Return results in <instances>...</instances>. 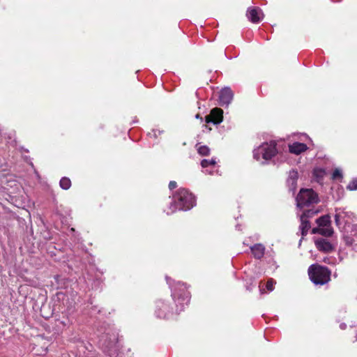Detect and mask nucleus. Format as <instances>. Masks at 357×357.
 I'll return each instance as SVG.
<instances>
[{
  "instance_id": "20",
  "label": "nucleus",
  "mask_w": 357,
  "mask_h": 357,
  "mask_svg": "<svg viewBox=\"0 0 357 357\" xmlns=\"http://www.w3.org/2000/svg\"><path fill=\"white\" fill-rule=\"evenodd\" d=\"M333 233L334 230L331 225L321 228L320 234L324 236L330 237L333 234Z\"/></svg>"
},
{
  "instance_id": "27",
  "label": "nucleus",
  "mask_w": 357,
  "mask_h": 357,
  "mask_svg": "<svg viewBox=\"0 0 357 357\" xmlns=\"http://www.w3.org/2000/svg\"><path fill=\"white\" fill-rule=\"evenodd\" d=\"M347 188L349 190H357V178H354L347 185Z\"/></svg>"
},
{
  "instance_id": "17",
  "label": "nucleus",
  "mask_w": 357,
  "mask_h": 357,
  "mask_svg": "<svg viewBox=\"0 0 357 357\" xmlns=\"http://www.w3.org/2000/svg\"><path fill=\"white\" fill-rule=\"evenodd\" d=\"M316 222L320 227L331 225V216L328 214L321 215L316 220Z\"/></svg>"
},
{
  "instance_id": "14",
  "label": "nucleus",
  "mask_w": 357,
  "mask_h": 357,
  "mask_svg": "<svg viewBox=\"0 0 357 357\" xmlns=\"http://www.w3.org/2000/svg\"><path fill=\"white\" fill-rule=\"evenodd\" d=\"M250 250L254 257L257 259H261L264 255L265 247L261 243H256L250 247Z\"/></svg>"
},
{
  "instance_id": "18",
  "label": "nucleus",
  "mask_w": 357,
  "mask_h": 357,
  "mask_svg": "<svg viewBox=\"0 0 357 357\" xmlns=\"http://www.w3.org/2000/svg\"><path fill=\"white\" fill-rule=\"evenodd\" d=\"M300 219H301V225L299 227V229L301 230V235L303 236H305L307 235L309 229H310V223L307 219H305L303 217H301Z\"/></svg>"
},
{
  "instance_id": "25",
  "label": "nucleus",
  "mask_w": 357,
  "mask_h": 357,
  "mask_svg": "<svg viewBox=\"0 0 357 357\" xmlns=\"http://www.w3.org/2000/svg\"><path fill=\"white\" fill-rule=\"evenodd\" d=\"M349 234L354 236H357V224H350V227H347Z\"/></svg>"
},
{
  "instance_id": "33",
  "label": "nucleus",
  "mask_w": 357,
  "mask_h": 357,
  "mask_svg": "<svg viewBox=\"0 0 357 357\" xmlns=\"http://www.w3.org/2000/svg\"><path fill=\"white\" fill-rule=\"evenodd\" d=\"M246 289H247V290H248V291H251L252 288L251 285H250V286H247V287H246Z\"/></svg>"
},
{
  "instance_id": "19",
  "label": "nucleus",
  "mask_w": 357,
  "mask_h": 357,
  "mask_svg": "<svg viewBox=\"0 0 357 357\" xmlns=\"http://www.w3.org/2000/svg\"><path fill=\"white\" fill-rule=\"evenodd\" d=\"M59 185L63 190H68L71 186V181L68 177H62L59 181Z\"/></svg>"
},
{
  "instance_id": "1",
  "label": "nucleus",
  "mask_w": 357,
  "mask_h": 357,
  "mask_svg": "<svg viewBox=\"0 0 357 357\" xmlns=\"http://www.w3.org/2000/svg\"><path fill=\"white\" fill-rule=\"evenodd\" d=\"M195 205V197L185 188H180L173 195V201L169 204V215L178 211H188Z\"/></svg>"
},
{
  "instance_id": "10",
  "label": "nucleus",
  "mask_w": 357,
  "mask_h": 357,
  "mask_svg": "<svg viewBox=\"0 0 357 357\" xmlns=\"http://www.w3.org/2000/svg\"><path fill=\"white\" fill-rule=\"evenodd\" d=\"M261 15H263L261 10L258 7H249L246 12V16L252 23H259L261 20Z\"/></svg>"
},
{
  "instance_id": "12",
  "label": "nucleus",
  "mask_w": 357,
  "mask_h": 357,
  "mask_svg": "<svg viewBox=\"0 0 357 357\" xmlns=\"http://www.w3.org/2000/svg\"><path fill=\"white\" fill-rule=\"evenodd\" d=\"M315 245L318 250L324 252H331L335 250L334 246L325 238H318L315 241Z\"/></svg>"
},
{
  "instance_id": "6",
  "label": "nucleus",
  "mask_w": 357,
  "mask_h": 357,
  "mask_svg": "<svg viewBox=\"0 0 357 357\" xmlns=\"http://www.w3.org/2000/svg\"><path fill=\"white\" fill-rule=\"evenodd\" d=\"M277 143L275 141H271L269 143H264L257 149L253 151V157L257 160L260 159V155L265 160H268L275 156L278 150L276 148Z\"/></svg>"
},
{
  "instance_id": "30",
  "label": "nucleus",
  "mask_w": 357,
  "mask_h": 357,
  "mask_svg": "<svg viewBox=\"0 0 357 357\" xmlns=\"http://www.w3.org/2000/svg\"><path fill=\"white\" fill-rule=\"evenodd\" d=\"M177 187V183L174 181H171L169 183V188L170 190L175 189Z\"/></svg>"
},
{
  "instance_id": "13",
  "label": "nucleus",
  "mask_w": 357,
  "mask_h": 357,
  "mask_svg": "<svg viewBox=\"0 0 357 357\" xmlns=\"http://www.w3.org/2000/svg\"><path fill=\"white\" fill-rule=\"evenodd\" d=\"M340 211L339 213H341L342 214V222L344 223L343 227H350V223L349 222V220H354L356 218L355 215L350 211H344L343 209L339 208H335V212Z\"/></svg>"
},
{
  "instance_id": "9",
  "label": "nucleus",
  "mask_w": 357,
  "mask_h": 357,
  "mask_svg": "<svg viewBox=\"0 0 357 357\" xmlns=\"http://www.w3.org/2000/svg\"><path fill=\"white\" fill-rule=\"evenodd\" d=\"M234 93L229 87H225L220 91L219 104L221 106H228L233 99Z\"/></svg>"
},
{
  "instance_id": "24",
  "label": "nucleus",
  "mask_w": 357,
  "mask_h": 357,
  "mask_svg": "<svg viewBox=\"0 0 357 357\" xmlns=\"http://www.w3.org/2000/svg\"><path fill=\"white\" fill-rule=\"evenodd\" d=\"M318 213V211H314L312 209L306 210L303 212V213L301 215V217H303L305 219H307L309 218H312L315 214Z\"/></svg>"
},
{
  "instance_id": "34",
  "label": "nucleus",
  "mask_w": 357,
  "mask_h": 357,
  "mask_svg": "<svg viewBox=\"0 0 357 357\" xmlns=\"http://www.w3.org/2000/svg\"><path fill=\"white\" fill-rule=\"evenodd\" d=\"M195 118L196 119H200L202 120V118L200 116V115L199 114H196Z\"/></svg>"
},
{
  "instance_id": "29",
  "label": "nucleus",
  "mask_w": 357,
  "mask_h": 357,
  "mask_svg": "<svg viewBox=\"0 0 357 357\" xmlns=\"http://www.w3.org/2000/svg\"><path fill=\"white\" fill-rule=\"evenodd\" d=\"M162 132V131L153 129L151 132L149 133V135L150 137L156 138L158 137V135H160Z\"/></svg>"
},
{
  "instance_id": "15",
  "label": "nucleus",
  "mask_w": 357,
  "mask_h": 357,
  "mask_svg": "<svg viewBox=\"0 0 357 357\" xmlns=\"http://www.w3.org/2000/svg\"><path fill=\"white\" fill-rule=\"evenodd\" d=\"M307 149V146L304 143L294 142L289 145V152L294 154L298 155Z\"/></svg>"
},
{
  "instance_id": "23",
  "label": "nucleus",
  "mask_w": 357,
  "mask_h": 357,
  "mask_svg": "<svg viewBox=\"0 0 357 357\" xmlns=\"http://www.w3.org/2000/svg\"><path fill=\"white\" fill-rule=\"evenodd\" d=\"M197 152L199 155L206 156L210 154V149L207 146H201L198 148Z\"/></svg>"
},
{
  "instance_id": "11",
  "label": "nucleus",
  "mask_w": 357,
  "mask_h": 357,
  "mask_svg": "<svg viewBox=\"0 0 357 357\" xmlns=\"http://www.w3.org/2000/svg\"><path fill=\"white\" fill-rule=\"evenodd\" d=\"M298 178V173L296 170L292 169L289 172V176L287 180V184L289 188V190L295 193L297 188V181Z\"/></svg>"
},
{
  "instance_id": "16",
  "label": "nucleus",
  "mask_w": 357,
  "mask_h": 357,
  "mask_svg": "<svg viewBox=\"0 0 357 357\" xmlns=\"http://www.w3.org/2000/svg\"><path fill=\"white\" fill-rule=\"evenodd\" d=\"M341 232L342 233V238L345 243V244L348 246H351L355 242L354 238V236H351L349 234V230L346 227H343V229H341Z\"/></svg>"
},
{
  "instance_id": "21",
  "label": "nucleus",
  "mask_w": 357,
  "mask_h": 357,
  "mask_svg": "<svg viewBox=\"0 0 357 357\" xmlns=\"http://www.w3.org/2000/svg\"><path fill=\"white\" fill-rule=\"evenodd\" d=\"M334 218H335V225L338 227V229L341 231V229H343V226H342V214H341V213H338V211L336 212Z\"/></svg>"
},
{
  "instance_id": "22",
  "label": "nucleus",
  "mask_w": 357,
  "mask_h": 357,
  "mask_svg": "<svg viewBox=\"0 0 357 357\" xmlns=\"http://www.w3.org/2000/svg\"><path fill=\"white\" fill-rule=\"evenodd\" d=\"M216 164V161L215 159L212 158L211 160L204 159L201 161V165L203 168H206L209 166L214 167Z\"/></svg>"
},
{
  "instance_id": "4",
  "label": "nucleus",
  "mask_w": 357,
  "mask_h": 357,
  "mask_svg": "<svg viewBox=\"0 0 357 357\" xmlns=\"http://www.w3.org/2000/svg\"><path fill=\"white\" fill-rule=\"evenodd\" d=\"M308 275L315 285H324L331 280V271L326 266L312 264L308 268Z\"/></svg>"
},
{
  "instance_id": "31",
  "label": "nucleus",
  "mask_w": 357,
  "mask_h": 357,
  "mask_svg": "<svg viewBox=\"0 0 357 357\" xmlns=\"http://www.w3.org/2000/svg\"><path fill=\"white\" fill-rule=\"evenodd\" d=\"M321 228H313L312 229V234H320Z\"/></svg>"
},
{
  "instance_id": "7",
  "label": "nucleus",
  "mask_w": 357,
  "mask_h": 357,
  "mask_svg": "<svg viewBox=\"0 0 357 357\" xmlns=\"http://www.w3.org/2000/svg\"><path fill=\"white\" fill-rule=\"evenodd\" d=\"M155 315L160 319H168L172 314V309L163 301L158 300L155 305Z\"/></svg>"
},
{
  "instance_id": "3",
  "label": "nucleus",
  "mask_w": 357,
  "mask_h": 357,
  "mask_svg": "<svg viewBox=\"0 0 357 357\" xmlns=\"http://www.w3.org/2000/svg\"><path fill=\"white\" fill-rule=\"evenodd\" d=\"M99 344L102 351L109 357H117L120 347L118 343V333L109 329L102 333L99 339Z\"/></svg>"
},
{
  "instance_id": "26",
  "label": "nucleus",
  "mask_w": 357,
  "mask_h": 357,
  "mask_svg": "<svg viewBox=\"0 0 357 357\" xmlns=\"http://www.w3.org/2000/svg\"><path fill=\"white\" fill-rule=\"evenodd\" d=\"M343 178L342 172L339 169H335L333 171L332 178L333 179H342Z\"/></svg>"
},
{
  "instance_id": "2",
  "label": "nucleus",
  "mask_w": 357,
  "mask_h": 357,
  "mask_svg": "<svg viewBox=\"0 0 357 357\" xmlns=\"http://www.w3.org/2000/svg\"><path fill=\"white\" fill-rule=\"evenodd\" d=\"M166 281L169 284L173 299L177 303L176 312L178 313L183 309L185 305L190 302V295L187 289L186 284L181 282H174L169 277H165Z\"/></svg>"
},
{
  "instance_id": "8",
  "label": "nucleus",
  "mask_w": 357,
  "mask_h": 357,
  "mask_svg": "<svg viewBox=\"0 0 357 357\" xmlns=\"http://www.w3.org/2000/svg\"><path fill=\"white\" fill-rule=\"evenodd\" d=\"M223 120V111L220 108H213L209 115L206 116L205 121L207 123H212L214 125L220 124Z\"/></svg>"
},
{
  "instance_id": "28",
  "label": "nucleus",
  "mask_w": 357,
  "mask_h": 357,
  "mask_svg": "<svg viewBox=\"0 0 357 357\" xmlns=\"http://www.w3.org/2000/svg\"><path fill=\"white\" fill-rule=\"evenodd\" d=\"M275 284V282L273 280V279L271 278L269 279L266 282V288L268 291H273V285Z\"/></svg>"
},
{
  "instance_id": "32",
  "label": "nucleus",
  "mask_w": 357,
  "mask_h": 357,
  "mask_svg": "<svg viewBox=\"0 0 357 357\" xmlns=\"http://www.w3.org/2000/svg\"><path fill=\"white\" fill-rule=\"evenodd\" d=\"M340 329H342V330H345V329H346V328H347V324H346L345 323H342V324H340Z\"/></svg>"
},
{
  "instance_id": "5",
  "label": "nucleus",
  "mask_w": 357,
  "mask_h": 357,
  "mask_svg": "<svg viewBox=\"0 0 357 357\" xmlns=\"http://www.w3.org/2000/svg\"><path fill=\"white\" fill-rule=\"evenodd\" d=\"M296 201L297 207L301 209L310 204L317 203L319 197L312 189L301 188L296 197Z\"/></svg>"
}]
</instances>
